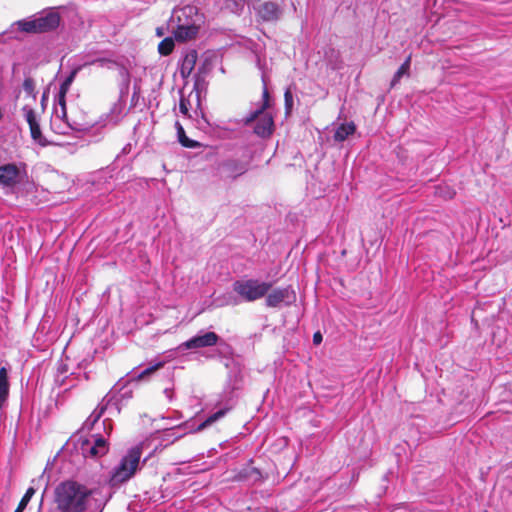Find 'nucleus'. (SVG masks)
I'll list each match as a JSON object with an SVG mask.
<instances>
[{
  "instance_id": "obj_1",
  "label": "nucleus",
  "mask_w": 512,
  "mask_h": 512,
  "mask_svg": "<svg viewBox=\"0 0 512 512\" xmlns=\"http://www.w3.org/2000/svg\"><path fill=\"white\" fill-rule=\"evenodd\" d=\"M59 9L60 7H47L31 16L13 22L7 30L0 34V43L7 39L19 40L18 33L34 35L56 32L64 25Z\"/></svg>"
},
{
  "instance_id": "obj_2",
  "label": "nucleus",
  "mask_w": 512,
  "mask_h": 512,
  "mask_svg": "<svg viewBox=\"0 0 512 512\" xmlns=\"http://www.w3.org/2000/svg\"><path fill=\"white\" fill-rule=\"evenodd\" d=\"M90 495L85 485L66 480L56 486L54 501L60 512H84Z\"/></svg>"
},
{
  "instance_id": "obj_3",
  "label": "nucleus",
  "mask_w": 512,
  "mask_h": 512,
  "mask_svg": "<svg viewBox=\"0 0 512 512\" xmlns=\"http://www.w3.org/2000/svg\"><path fill=\"white\" fill-rule=\"evenodd\" d=\"M201 16L194 5H185L173 9L168 20V30L179 42L196 37L199 31Z\"/></svg>"
},
{
  "instance_id": "obj_4",
  "label": "nucleus",
  "mask_w": 512,
  "mask_h": 512,
  "mask_svg": "<svg viewBox=\"0 0 512 512\" xmlns=\"http://www.w3.org/2000/svg\"><path fill=\"white\" fill-rule=\"evenodd\" d=\"M251 157L242 155H229L214 164L213 176L219 181L233 182L244 175L250 167Z\"/></svg>"
},
{
  "instance_id": "obj_5",
  "label": "nucleus",
  "mask_w": 512,
  "mask_h": 512,
  "mask_svg": "<svg viewBox=\"0 0 512 512\" xmlns=\"http://www.w3.org/2000/svg\"><path fill=\"white\" fill-rule=\"evenodd\" d=\"M273 286L272 282L261 281L255 278L235 280L232 284L233 292L238 296L230 301L231 304L237 305L241 302H254L267 295Z\"/></svg>"
},
{
  "instance_id": "obj_6",
  "label": "nucleus",
  "mask_w": 512,
  "mask_h": 512,
  "mask_svg": "<svg viewBox=\"0 0 512 512\" xmlns=\"http://www.w3.org/2000/svg\"><path fill=\"white\" fill-rule=\"evenodd\" d=\"M141 455L142 452L138 447L129 449L118 465L113 468L109 480L110 485L120 486L134 477L141 467Z\"/></svg>"
},
{
  "instance_id": "obj_7",
  "label": "nucleus",
  "mask_w": 512,
  "mask_h": 512,
  "mask_svg": "<svg viewBox=\"0 0 512 512\" xmlns=\"http://www.w3.org/2000/svg\"><path fill=\"white\" fill-rule=\"evenodd\" d=\"M31 183L27 164L24 162H7L0 165V187L14 191L15 189H26Z\"/></svg>"
},
{
  "instance_id": "obj_8",
  "label": "nucleus",
  "mask_w": 512,
  "mask_h": 512,
  "mask_svg": "<svg viewBox=\"0 0 512 512\" xmlns=\"http://www.w3.org/2000/svg\"><path fill=\"white\" fill-rule=\"evenodd\" d=\"M130 376L127 379L119 380L102 399L110 416L121 412L123 406L132 398L131 384L134 383Z\"/></svg>"
},
{
  "instance_id": "obj_9",
  "label": "nucleus",
  "mask_w": 512,
  "mask_h": 512,
  "mask_svg": "<svg viewBox=\"0 0 512 512\" xmlns=\"http://www.w3.org/2000/svg\"><path fill=\"white\" fill-rule=\"evenodd\" d=\"M216 355L220 362L228 370L229 381H237L241 378V358L235 355L233 347L225 341H221L216 349Z\"/></svg>"
},
{
  "instance_id": "obj_10",
  "label": "nucleus",
  "mask_w": 512,
  "mask_h": 512,
  "mask_svg": "<svg viewBox=\"0 0 512 512\" xmlns=\"http://www.w3.org/2000/svg\"><path fill=\"white\" fill-rule=\"evenodd\" d=\"M79 449L85 458H99L109 451V443L100 433H95L90 438L79 439Z\"/></svg>"
},
{
  "instance_id": "obj_11",
  "label": "nucleus",
  "mask_w": 512,
  "mask_h": 512,
  "mask_svg": "<svg viewBox=\"0 0 512 512\" xmlns=\"http://www.w3.org/2000/svg\"><path fill=\"white\" fill-rule=\"evenodd\" d=\"M221 341L223 340L217 333L213 331L200 330L196 335L181 343L176 350L178 352H184L185 350L191 349L206 348L212 346L218 347Z\"/></svg>"
},
{
  "instance_id": "obj_12",
  "label": "nucleus",
  "mask_w": 512,
  "mask_h": 512,
  "mask_svg": "<svg viewBox=\"0 0 512 512\" xmlns=\"http://www.w3.org/2000/svg\"><path fill=\"white\" fill-rule=\"evenodd\" d=\"M254 459L250 458L243 466L234 470L233 481L253 486L264 481L261 469L253 466Z\"/></svg>"
},
{
  "instance_id": "obj_13",
  "label": "nucleus",
  "mask_w": 512,
  "mask_h": 512,
  "mask_svg": "<svg viewBox=\"0 0 512 512\" xmlns=\"http://www.w3.org/2000/svg\"><path fill=\"white\" fill-rule=\"evenodd\" d=\"M118 76L119 99L113 105L111 112L119 115L126 105V99L130 91L131 74L125 65H118Z\"/></svg>"
},
{
  "instance_id": "obj_14",
  "label": "nucleus",
  "mask_w": 512,
  "mask_h": 512,
  "mask_svg": "<svg viewBox=\"0 0 512 512\" xmlns=\"http://www.w3.org/2000/svg\"><path fill=\"white\" fill-rule=\"evenodd\" d=\"M265 305L269 308H280L290 306L296 299L295 291L291 286L275 288L265 296Z\"/></svg>"
},
{
  "instance_id": "obj_15",
  "label": "nucleus",
  "mask_w": 512,
  "mask_h": 512,
  "mask_svg": "<svg viewBox=\"0 0 512 512\" xmlns=\"http://www.w3.org/2000/svg\"><path fill=\"white\" fill-rule=\"evenodd\" d=\"M257 16L264 22H276L283 13L282 8L274 1H266L255 8Z\"/></svg>"
},
{
  "instance_id": "obj_16",
  "label": "nucleus",
  "mask_w": 512,
  "mask_h": 512,
  "mask_svg": "<svg viewBox=\"0 0 512 512\" xmlns=\"http://www.w3.org/2000/svg\"><path fill=\"white\" fill-rule=\"evenodd\" d=\"M261 80L263 84V92H262V104L257 107L255 110L251 111L244 119V124L248 125L259 117V115L263 114V112L268 109L271 105V97L267 88V76L264 72H262Z\"/></svg>"
},
{
  "instance_id": "obj_17",
  "label": "nucleus",
  "mask_w": 512,
  "mask_h": 512,
  "mask_svg": "<svg viewBox=\"0 0 512 512\" xmlns=\"http://www.w3.org/2000/svg\"><path fill=\"white\" fill-rule=\"evenodd\" d=\"M198 53L195 49H188L179 61V72L183 79L188 78L195 68Z\"/></svg>"
},
{
  "instance_id": "obj_18",
  "label": "nucleus",
  "mask_w": 512,
  "mask_h": 512,
  "mask_svg": "<svg viewBox=\"0 0 512 512\" xmlns=\"http://www.w3.org/2000/svg\"><path fill=\"white\" fill-rule=\"evenodd\" d=\"M256 120L257 122L254 126V133L261 138L269 137L274 130L273 117L270 114L263 112V114L259 115Z\"/></svg>"
},
{
  "instance_id": "obj_19",
  "label": "nucleus",
  "mask_w": 512,
  "mask_h": 512,
  "mask_svg": "<svg viewBox=\"0 0 512 512\" xmlns=\"http://www.w3.org/2000/svg\"><path fill=\"white\" fill-rule=\"evenodd\" d=\"M166 361L165 360H159L154 363H150L146 368H144L142 371L136 373L131 372L127 376H130L131 379L135 382L140 380H146L148 379L152 374H154L157 370L164 367Z\"/></svg>"
},
{
  "instance_id": "obj_20",
  "label": "nucleus",
  "mask_w": 512,
  "mask_h": 512,
  "mask_svg": "<svg viewBox=\"0 0 512 512\" xmlns=\"http://www.w3.org/2000/svg\"><path fill=\"white\" fill-rule=\"evenodd\" d=\"M10 391L9 370L6 367L0 368V410L7 402Z\"/></svg>"
},
{
  "instance_id": "obj_21",
  "label": "nucleus",
  "mask_w": 512,
  "mask_h": 512,
  "mask_svg": "<svg viewBox=\"0 0 512 512\" xmlns=\"http://www.w3.org/2000/svg\"><path fill=\"white\" fill-rule=\"evenodd\" d=\"M105 412H108L105 405L102 402L99 403L97 408L90 414V416L85 420L81 427V431L90 432L94 429L96 423L99 419L104 415Z\"/></svg>"
},
{
  "instance_id": "obj_22",
  "label": "nucleus",
  "mask_w": 512,
  "mask_h": 512,
  "mask_svg": "<svg viewBox=\"0 0 512 512\" xmlns=\"http://www.w3.org/2000/svg\"><path fill=\"white\" fill-rule=\"evenodd\" d=\"M356 125L354 122H345L341 123L335 130L334 140L336 142H344L348 139L349 136H352L356 132Z\"/></svg>"
},
{
  "instance_id": "obj_23",
  "label": "nucleus",
  "mask_w": 512,
  "mask_h": 512,
  "mask_svg": "<svg viewBox=\"0 0 512 512\" xmlns=\"http://www.w3.org/2000/svg\"><path fill=\"white\" fill-rule=\"evenodd\" d=\"M231 409L230 407H223L215 411L214 413L210 414L208 417H206L203 421H201L197 428L195 429L196 432L203 431L204 429L208 428L221 418H223L227 412Z\"/></svg>"
},
{
  "instance_id": "obj_24",
  "label": "nucleus",
  "mask_w": 512,
  "mask_h": 512,
  "mask_svg": "<svg viewBox=\"0 0 512 512\" xmlns=\"http://www.w3.org/2000/svg\"><path fill=\"white\" fill-rule=\"evenodd\" d=\"M175 126H176V129H177L178 142L183 147L189 148V149H196V148L202 147V144L199 141L191 139V138H189L187 136V134L185 133L184 128L182 127V125L178 121H176Z\"/></svg>"
},
{
  "instance_id": "obj_25",
  "label": "nucleus",
  "mask_w": 512,
  "mask_h": 512,
  "mask_svg": "<svg viewBox=\"0 0 512 512\" xmlns=\"http://www.w3.org/2000/svg\"><path fill=\"white\" fill-rule=\"evenodd\" d=\"M410 66H411V55H409L404 62L400 65L397 71L394 73L390 86L395 87L401 80L403 76H409L410 74Z\"/></svg>"
},
{
  "instance_id": "obj_26",
  "label": "nucleus",
  "mask_w": 512,
  "mask_h": 512,
  "mask_svg": "<svg viewBox=\"0 0 512 512\" xmlns=\"http://www.w3.org/2000/svg\"><path fill=\"white\" fill-rule=\"evenodd\" d=\"M29 129H30L31 138L33 139L34 142H36L37 144H39L42 147H46L49 145V141L44 137V135L42 133L39 122L29 126Z\"/></svg>"
},
{
  "instance_id": "obj_27",
  "label": "nucleus",
  "mask_w": 512,
  "mask_h": 512,
  "mask_svg": "<svg viewBox=\"0 0 512 512\" xmlns=\"http://www.w3.org/2000/svg\"><path fill=\"white\" fill-rule=\"evenodd\" d=\"M80 67L73 68L60 82L59 90L62 92H68L72 83L74 82L78 72L80 71Z\"/></svg>"
},
{
  "instance_id": "obj_28",
  "label": "nucleus",
  "mask_w": 512,
  "mask_h": 512,
  "mask_svg": "<svg viewBox=\"0 0 512 512\" xmlns=\"http://www.w3.org/2000/svg\"><path fill=\"white\" fill-rule=\"evenodd\" d=\"M175 40L174 36L164 38L158 45L159 54L162 56L171 54L175 47Z\"/></svg>"
},
{
  "instance_id": "obj_29",
  "label": "nucleus",
  "mask_w": 512,
  "mask_h": 512,
  "mask_svg": "<svg viewBox=\"0 0 512 512\" xmlns=\"http://www.w3.org/2000/svg\"><path fill=\"white\" fill-rule=\"evenodd\" d=\"M245 6V0H225L224 8L231 13L240 15Z\"/></svg>"
},
{
  "instance_id": "obj_30",
  "label": "nucleus",
  "mask_w": 512,
  "mask_h": 512,
  "mask_svg": "<svg viewBox=\"0 0 512 512\" xmlns=\"http://www.w3.org/2000/svg\"><path fill=\"white\" fill-rule=\"evenodd\" d=\"M35 493L36 489L34 487H28L14 512H24Z\"/></svg>"
},
{
  "instance_id": "obj_31",
  "label": "nucleus",
  "mask_w": 512,
  "mask_h": 512,
  "mask_svg": "<svg viewBox=\"0 0 512 512\" xmlns=\"http://www.w3.org/2000/svg\"><path fill=\"white\" fill-rule=\"evenodd\" d=\"M97 62H98L99 67H105L107 69L116 68L118 70V65H124L123 63L118 62L117 60L113 59L112 57H106V56L97 57Z\"/></svg>"
},
{
  "instance_id": "obj_32",
  "label": "nucleus",
  "mask_w": 512,
  "mask_h": 512,
  "mask_svg": "<svg viewBox=\"0 0 512 512\" xmlns=\"http://www.w3.org/2000/svg\"><path fill=\"white\" fill-rule=\"evenodd\" d=\"M22 111H23V115L25 117V120H26V122L28 123L29 126L39 122L38 119H37L36 112L34 111L33 108L29 107L28 105H25L22 108Z\"/></svg>"
},
{
  "instance_id": "obj_33",
  "label": "nucleus",
  "mask_w": 512,
  "mask_h": 512,
  "mask_svg": "<svg viewBox=\"0 0 512 512\" xmlns=\"http://www.w3.org/2000/svg\"><path fill=\"white\" fill-rule=\"evenodd\" d=\"M294 105L293 94L290 88H287L284 92V107L285 113L288 115L292 112Z\"/></svg>"
},
{
  "instance_id": "obj_34",
  "label": "nucleus",
  "mask_w": 512,
  "mask_h": 512,
  "mask_svg": "<svg viewBox=\"0 0 512 512\" xmlns=\"http://www.w3.org/2000/svg\"><path fill=\"white\" fill-rule=\"evenodd\" d=\"M194 90L199 98L200 92L206 88V75H194Z\"/></svg>"
},
{
  "instance_id": "obj_35",
  "label": "nucleus",
  "mask_w": 512,
  "mask_h": 512,
  "mask_svg": "<svg viewBox=\"0 0 512 512\" xmlns=\"http://www.w3.org/2000/svg\"><path fill=\"white\" fill-rule=\"evenodd\" d=\"M22 86L27 95L32 96L35 94V82L33 78L25 77Z\"/></svg>"
},
{
  "instance_id": "obj_36",
  "label": "nucleus",
  "mask_w": 512,
  "mask_h": 512,
  "mask_svg": "<svg viewBox=\"0 0 512 512\" xmlns=\"http://www.w3.org/2000/svg\"><path fill=\"white\" fill-rule=\"evenodd\" d=\"M189 106H190V103L188 100L184 99L183 97L180 99L179 101V111L187 116L189 114Z\"/></svg>"
},
{
  "instance_id": "obj_37",
  "label": "nucleus",
  "mask_w": 512,
  "mask_h": 512,
  "mask_svg": "<svg viewBox=\"0 0 512 512\" xmlns=\"http://www.w3.org/2000/svg\"><path fill=\"white\" fill-rule=\"evenodd\" d=\"M68 92L58 91L56 96V103L60 106V108H64L66 106V95Z\"/></svg>"
},
{
  "instance_id": "obj_38",
  "label": "nucleus",
  "mask_w": 512,
  "mask_h": 512,
  "mask_svg": "<svg viewBox=\"0 0 512 512\" xmlns=\"http://www.w3.org/2000/svg\"><path fill=\"white\" fill-rule=\"evenodd\" d=\"M103 429L107 435H109L112 431L113 422L110 417H107L102 422Z\"/></svg>"
},
{
  "instance_id": "obj_39",
  "label": "nucleus",
  "mask_w": 512,
  "mask_h": 512,
  "mask_svg": "<svg viewBox=\"0 0 512 512\" xmlns=\"http://www.w3.org/2000/svg\"><path fill=\"white\" fill-rule=\"evenodd\" d=\"M210 68L206 62H203L197 69L194 75H208Z\"/></svg>"
},
{
  "instance_id": "obj_40",
  "label": "nucleus",
  "mask_w": 512,
  "mask_h": 512,
  "mask_svg": "<svg viewBox=\"0 0 512 512\" xmlns=\"http://www.w3.org/2000/svg\"><path fill=\"white\" fill-rule=\"evenodd\" d=\"M313 344L314 345H320L323 341V336H322V333L320 331H316L314 334H313Z\"/></svg>"
},
{
  "instance_id": "obj_41",
  "label": "nucleus",
  "mask_w": 512,
  "mask_h": 512,
  "mask_svg": "<svg viewBox=\"0 0 512 512\" xmlns=\"http://www.w3.org/2000/svg\"><path fill=\"white\" fill-rule=\"evenodd\" d=\"M69 371L68 369V365L67 364H64V363H61L58 368H57V372L58 374L60 375H65L67 372Z\"/></svg>"
},
{
  "instance_id": "obj_42",
  "label": "nucleus",
  "mask_w": 512,
  "mask_h": 512,
  "mask_svg": "<svg viewBox=\"0 0 512 512\" xmlns=\"http://www.w3.org/2000/svg\"><path fill=\"white\" fill-rule=\"evenodd\" d=\"M93 65L98 66L97 57L93 58V59H89L84 63V66H93Z\"/></svg>"
},
{
  "instance_id": "obj_43",
  "label": "nucleus",
  "mask_w": 512,
  "mask_h": 512,
  "mask_svg": "<svg viewBox=\"0 0 512 512\" xmlns=\"http://www.w3.org/2000/svg\"><path fill=\"white\" fill-rule=\"evenodd\" d=\"M163 392L166 395V397L171 401L172 395H173V390L170 388H165Z\"/></svg>"
},
{
  "instance_id": "obj_44",
  "label": "nucleus",
  "mask_w": 512,
  "mask_h": 512,
  "mask_svg": "<svg viewBox=\"0 0 512 512\" xmlns=\"http://www.w3.org/2000/svg\"><path fill=\"white\" fill-rule=\"evenodd\" d=\"M60 109H61V115H59V117L64 120L67 117L66 106L64 108H60Z\"/></svg>"
},
{
  "instance_id": "obj_45",
  "label": "nucleus",
  "mask_w": 512,
  "mask_h": 512,
  "mask_svg": "<svg viewBox=\"0 0 512 512\" xmlns=\"http://www.w3.org/2000/svg\"><path fill=\"white\" fill-rule=\"evenodd\" d=\"M201 118H202V120H203L207 125H209V121H208V120H207V118L205 117L204 113H202Z\"/></svg>"
},
{
  "instance_id": "obj_46",
  "label": "nucleus",
  "mask_w": 512,
  "mask_h": 512,
  "mask_svg": "<svg viewBox=\"0 0 512 512\" xmlns=\"http://www.w3.org/2000/svg\"><path fill=\"white\" fill-rule=\"evenodd\" d=\"M157 35H159V36L163 35L160 28H157Z\"/></svg>"
},
{
  "instance_id": "obj_47",
  "label": "nucleus",
  "mask_w": 512,
  "mask_h": 512,
  "mask_svg": "<svg viewBox=\"0 0 512 512\" xmlns=\"http://www.w3.org/2000/svg\"><path fill=\"white\" fill-rule=\"evenodd\" d=\"M455 195V191H452L451 193H449V198H453Z\"/></svg>"
},
{
  "instance_id": "obj_48",
  "label": "nucleus",
  "mask_w": 512,
  "mask_h": 512,
  "mask_svg": "<svg viewBox=\"0 0 512 512\" xmlns=\"http://www.w3.org/2000/svg\"><path fill=\"white\" fill-rule=\"evenodd\" d=\"M235 389H236V387H235V386H233V387L231 388V390H230V393L232 394V393L234 392V390H235Z\"/></svg>"
},
{
  "instance_id": "obj_49",
  "label": "nucleus",
  "mask_w": 512,
  "mask_h": 512,
  "mask_svg": "<svg viewBox=\"0 0 512 512\" xmlns=\"http://www.w3.org/2000/svg\"><path fill=\"white\" fill-rule=\"evenodd\" d=\"M257 64H258V67H259L260 69H262V67H261V65H260V61H259V60L257 61Z\"/></svg>"
}]
</instances>
